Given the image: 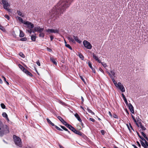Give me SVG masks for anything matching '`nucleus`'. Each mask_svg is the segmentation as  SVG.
I'll list each match as a JSON object with an SVG mask.
<instances>
[{
    "instance_id": "obj_1",
    "label": "nucleus",
    "mask_w": 148,
    "mask_h": 148,
    "mask_svg": "<svg viewBox=\"0 0 148 148\" xmlns=\"http://www.w3.org/2000/svg\"><path fill=\"white\" fill-rule=\"evenodd\" d=\"M9 132V128L7 125H3L0 121V136H2Z\"/></svg>"
},
{
    "instance_id": "obj_2",
    "label": "nucleus",
    "mask_w": 148,
    "mask_h": 148,
    "mask_svg": "<svg viewBox=\"0 0 148 148\" xmlns=\"http://www.w3.org/2000/svg\"><path fill=\"white\" fill-rule=\"evenodd\" d=\"M13 138L15 144L19 147H21L22 145L21 139L15 135H13Z\"/></svg>"
},
{
    "instance_id": "obj_3",
    "label": "nucleus",
    "mask_w": 148,
    "mask_h": 148,
    "mask_svg": "<svg viewBox=\"0 0 148 148\" xmlns=\"http://www.w3.org/2000/svg\"><path fill=\"white\" fill-rule=\"evenodd\" d=\"M61 10H51V12H50V14L53 16H55L56 15L57 16V15L58 16L62 12Z\"/></svg>"
},
{
    "instance_id": "obj_4",
    "label": "nucleus",
    "mask_w": 148,
    "mask_h": 148,
    "mask_svg": "<svg viewBox=\"0 0 148 148\" xmlns=\"http://www.w3.org/2000/svg\"><path fill=\"white\" fill-rule=\"evenodd\" d=\"M1 1L3 5V8L5 9H10L9 8L10 6V5L8 3L7 0H2Z\"/></svg>"
},
{
    "instance_id": "obj_5",
    "label": "nucleus",
    "mask_w": 148,
    "mask_h": 148,
    "mask_svg": "<svg viewBox=\"0 0 148 148\" xmlns=\"http://www.w3.org/2000/svg\"><path fill=\"white\" fill-rule=\"evenodd\" d=\"M83 44L84 47L88 49H91L92 48V46L91 44L87 40H84L83 41Z\"/></svg>"
},
{
    "instance_id": "obj_6",
    "label": "nucleus",
    "mask_w": 148,
    "mask_h": 148,
    "mask_svg": "<svg viewBox=\"0 0 148 148\" xmlns=\"http://www.w3.org/2000/svg\"><path fill=\"white\" fill-rule=\"evenodd\" d=\"M116 86L120 89L122 92H124L125 91V88L123 86L120 82H119L117 83V85Z\"/></svg>"
},
{
    "instance_id": "obj_7",
    "label": "nucleus",
    "mask_w": 148,
    "mask_h": 148,
    "mask_svg": "<svg viewBox=\"0 0 148 148\" xmlns=\"http://www.w3.org/2000/svg\"><path fill=\"white\" fill-rule=\"evenodd\" d=\"M24 24L26 25L28 28L30 29H32L34 28V25L33 23L29 21H27L24 23Z\"/></svg>"
},
{
    "instance_id": "obj_8",
    "label": "nucleus",
    "mask_w": 148,
    "mask_h": 148,
    "mask_svg": "<svg viewBox=\"0 0 148 148\" xmlns=\"http://www.w3.org/2000/svg\"><path fill=\"white\" fill-rule=\"evenodd\" d=\"M46 32L49 34L53 33H58L59 32V30L58 29H48L46 30Z\"/></svg>"
},
{
    "instance_id": "obj_9",
    "label": "nucleus",
    "mask_w": 148,
    "mask_h": 148,
    "mask_svg": "<svg viewBox=\"0 0 148 148\" xmlns=\"http://www.w3.org/2000/svg\"><path fill=\"white\" fill-rule=\"evenodd\" d=\"M128 107L129 109H130V112L132 113H134V108L132 106L131 103H129L128 105Z\"/></svg>"
},
{
    "instance_id": "obj_10",
    "label": "nucleus",
    "mask_w": 148,
    "mask_h": 148,
    "mask_svg": "<svg viewBox=\"0 0 148 148\" xmlns=\"http://www.w3.org/2000/svg\"><path fill=\"white\" fill-rule=\"evenodd\" d=\"M35 29L36 32L40 33L43 31L44 28H41L40 27H35Z\"/></svg>"
},
{
    "instance_id": "obj_11",
    "label": "nucleus",
    "mask_w": 148,
    "mask_h": 148,
    "mask_svg": "<svg viewBox=\"0 0 148 148\" xmlns=\"http://www.w3.org/2000/svg\"><path fill=\"white\" fill-rule=\"evenodd\" d=\"M88 65L89 67L92 70V72L94 73H96V71L95 69L93 68L92 66V64L91 62L89 61L88 62Z\"/></svg>"
},
{
    "instance_id": "obj_12",
    "label": "nucleus",
    "mask_w": 148,
    "mask_h": 148,
    "mask_svg": "<svg viewBox=\"0 0 148 148\" xmlns=\"http://www.w3.org/2000/svg\"><path fill=\"white\" fill-rule=\"evenodd\" d=\"M67 39L70 42H71L74 43H75V42L74 39H73V38L71 36H68L67 37Z\"/></svg>"
},
{
    "instance_id": "obj_13",
    "label": "nucleus",
    "mask_w": 148,
    "mask_h": 148,
    "mask_svg": "<svg viewBox=\"0 0 148 148\" xmlns=\"http://www.w3.org/2000/svg\"><path fill=\"white\" fill-rule=\"evenodd\" d=\"M75 116L77 119V120L80 123H82V120L80 119L79 115L77 113H76L75 115Z\"/></svg>"
},
{
    "instance_id": "obj_14",
    "label": "nucleus",
    "mask_w": 148,
    "mask_h": 148,
    "mask_svg": "<svg viewBox=\"0 0 148 148\" xmlns=\"http://www.w3.org/2000/svg\"><path fill=\"white\" fill-rule=\"evenodd\" d=\"M73 38L74 40L77 41V42L80 43L81 42V41H80L79 39H78V37L77 36H73Z\"/></svg>"
},
{
    "instance_id": "obj_15",
    "label": "nucleus",
    "mask_w": 148,
    "mask_h": 148,
    "mask_svg": "<svg viewBox=\"0 0 148 148\" xmlns=\"http://www.w3.org/2000/svg\"><path fill=\"white\" fill-rule=\"evenodd\" d=\"M17 13L18 15L22 17H24L25 15L24 13H22L19 10L17 11Z\"/></svg>"
},
{
    "instance_id": "obj_16",
    "label": "nucleus",
    "mask_w": 148,
    "mask_h": 148,
    "mask_svg": "<svg viewBox=\"0 0 148 148\" xmlns=\"http://www.w3.org/2000/svg\"><path fill=\"white\" fill-rule=\"evenodd\" d=\"M18 66L20 69H21L23 72H25L26 70L20 64H19Z\"/></svg>"
},
{
    "instance_id": "obj_17",
    "label": "nucleus",
    "mask_w": 148,
    "mask_h": 148,
    "mask_svg": "<svg viewBox=\"0 0 148 148\" xmlns=\"http://www.w3.org/2000/svg\"><path fill=\"white\" fill-rule=\"evenodd\" d=\"M24 72L30 76L32 77L33 75L27 69Z\"/></svg>"
},
{
    "instance_id": "obj_18",
    "label": "nucleus",
    "mask_w": 148,
    "mask_h": 148,
    "mask_svg": "<svg viewBox=\"0 0 148 148\" xmlns=\"http://www.w3.org/2000/svg\"><path fill=\"white\" fill-rule=\"evenodd\" d=\"M16 18L21 23H23L24 24V23L26 21H23V19L21 17L17 16L16 17Z\"/></svg>"
},
{
    "instance_id": "obj_19",
    "label": "nucleus",
    "mask_w": 148,
    "mask_h": 148,
    "mask_svg": "<svg viewBox=\"0 0 148 148\" xmlns=\"http://www.w3.org/2000/svg\"><path fill=\"white\" fill-rule=\"evenodd\" d=\"M50 60L52 62H53L54 64L56 65L57 64V63L55 59L53 58H50Z\"/></svg>"
},
{
    "instance_id": "obj_20",
    "label": "nucleus",
    "mask_w": 148,
    "mask_h": 148,
    "mask_svg": "<svg viewBox=\"0 0 148 148\" xmlns=\"http://www.w3.org/2000/svg\"><path fill=\"white\" fill-rule=\"evenodd\" d=\"M31 40L33 41H35L36 40V34H35L34 35H32L31 36Z\"/></svg>"
},
{
    "instance_id": "obj_21",
    "label": "nucleus",
    "mask_w": 148,
    "mask_h": 148,
    "mask_svg": "<svg viewBox=\"0 0 148 148\" xmlns=\"http://www.w3.org/2000/svg\"><path fill=\"white\" fill-rule=\"evenodd\" d=\"M77 55L82 60H84V57L81 53H78Z\"/></svg>"
},
{
    "instance_id": "obj_22",
    "label": "nucleus",
    "mask_w": 148,
    "mask_h": 148,
    "mask_svg": "<svg viewBox=\"0 0 148 148\" xmlns=\"http://www.w3.org/2000/svg\"><path fill=\"white\" fill-rule=\"evenodd\" d=\"M2 115L3 117L6 118L8 121H9V119L8 117V115L5 112H3L2 113Z\"/></svg>"
},
{
    "instance_id": "obj_23",
    "label": "nucleus",
    "mask_w": 148,
    "mask_h": 148,
    "mask_svg": "<svg viewBox=\"0 0 148 148\" xmlns=\"http://www.w3.org/2000/svg\"><path fill=\"white\" fill-rule=\"evenodd\" d=\"M60 127L61 128H62L64 130L67 132L69 134H70V132L65 127H64V126H62V125H60Z\"/></svg>"
},
{
    "instance_id": "obj_24",
    "label": "nucleus",
    "mask_w": 148,
    "mask_h": 148,
    "mask_svg": "<svg viewBox=\"0 0 148 148\" xmlns=\"http://www.w3.org/2000/svg\"><path fill=\"white\" fill-rule=\"evenodd\" d=\"M74 133L80 136L82 135V133L78 130H76Z\"/></svg>"
},
{
    "instance_id": "obj_25",
    "label": "nucleus",
    "mask_w": 148,
    "mask_h": 148,
    "mask_svg": "<svg viewBox=\"0 0 148 148\" xmlns=\"http://www.w3.org/2000/svg\"><path fill=\"white\" fill-rule=\"evenodd\" d=\"M47 122L49 124H50L52 126H53L55 125L53 123L51 122L50 121V120L48 119L47 118Z\"/></svg>"
},
{
    "instance_id": "obj_26",
    "label": "nucleus",
    "mask_w": 148,
    "mask_h": 148,
    "mask_svg": "<svg viewBox=\"0 0 148 148\" xmlns=\"http://www.w3.org/2000/svg\"><path fill=\"white\" fill-rule=\"evenodd\" d=\"M0 29L2 31L5 32V30L4 27L2 25L0 24Z\"/></svg>"
},
{
    "instance_id": "obj_27",
    "label": "nucleus",
    "mask_w": 148,
    "mask_h": 148,
    "mask_svg": "<svg viewBox=\"0 0 148 148\" xmlns=\"http://www.w3.org/2000/svg\"><path fill=\"white\" fill-rule=\"evenodd\" d=\"M19 36L21 37H23L24 36V34L21 30L20 31Z\"/></svg>"
},
{
    "instance_id": "obj_28",
    "label": "nucleus",
    "mask_w": 148,
    "mask_h": 148,
    "mask_svg": "<svg viewBox=\"0 0 148 148\" xmlns=\"http://www.w3.org/2000/svg\"><path fill=\"white\" fill-rule=\"evenodd\" d=\"M112 79V80L115 86H116L117 85V83L116 82L115 80V79L113 78V77H112V78H111Z\"/></svg>"
},
{
    "instance_id": "obj_29",
    "label": "nucleus",
    "mask_w": 148,
    "mask_h": 148,
    "mask_svg": "<svg viewBox=\"0 0 148 148\" xmlns=\"http://www.w3.org/2000/svg\"><path fill=\"white\" fill-rule=\"evenodd\" d=\"M39 36L40 37L44 38L45 36V34L44 33L42 32H41L40 33Z\"/></svg>"
},
{
    "instance_id": "obj_30",
    "label": "nucleus",
    "mask_w": 148,
    "mask_h": 148,
    "mask_svg": "<svg viewBox=\"0 0 148 148\" xmlns=\"http://www.w3.org/2000/svg\"><path fill=\"white\" fill-rule=\"evenodd\" d=\"M93 58L96 60H98V58L94 53L92 54Z\"/></svg>"
},
{
    "instance_id": "obj_31",
    "label": "nucleus",
    "mask_w": 148,
    "mask_h": 148,
    "mask_svg": "<svg viewBox=\"0 0 148 148\" xmlns=\"http://www.w3.org/2000/svg\"><path fill=\"white\" fill-rule=\"evenodd\" d=\"M1 77L3 79L4 81L8 85L9 84V83L6 80L5 78L3 75L1 76Z\"/></svg>"
},
{
    "instance_id": "obj_32",
    "label": "nucleus",
    "mask_w": 148,
    "mask_h": 148,
    "mask_svg": "<svg viewBox=\"0 0 148 148\" xmlns=\"http://www.w3.org/2000/svg\"><path fill=\"white\" fill-rule=\"evenodd\" d=\"M87 110L89 112L91 113L92 114H94V113L88 108H87Z\"/></svg>"
},
{
    "instance_id": "obj_33",
    "label": "nucleus",
    "mask_w": 148,
    "mask_h": 148,
    "mask_svg": "<svg viewBox=\"0 0 148 148\" xmlns=\"http://www.w3.org/2000/svg\"><path fill=\"white\" fill-rule=\"evenodd\" d=\"M140 127L141 128L142 130L145 131L146 130V128L145 127L142 125H141L140 126Z\"/></svg>"
},
{
    "instance_id": "obj_34",
    "label": "nucleus",
    "mask_w": 148,
    "mask_h": 148,
    "mask_svg": "<svg viewBox=\"0 0 148 148\" xmlns=\"http://www.w3.org/2000/svg\"><path fill=\"white\" fill-rule=\"evenodd\" d=\"M62 123L66 127L67 126V125L69 124H68L64 120H63L62 121Z\"/></svg>"
},
{
    "instance_id": "obj_35",
    "label": "nucleus",
    "mask_w": 148,
    "mask_h": 148,
    "mask_svg": "<svg viewBox=\"0 0 148 148\" xmlns=\"http://www.w3.org/2000/svg\"><path fill=\"white\" fill-rule=\"evenodd\" d=\"M65 46L66 47H68L69 49H70L71 50H72V47H71V46L69 44H65Z\"/></svg>"
},
{
    "instance_id": "obj_36",
    "label": "nucleus",
    "mask_w": 148,
    "mask_h": 148,
    "mask_svg": "<svg viewBox=\"0 0 148 148\" xmlns=\"http://www.w3.org/2000/svg\"><path fill=\"white\" fill-rule=\"evenodd\" d=\"M101 64L105 68H106L107 67V65L105 63H104V62H101Z\"/></svg>"
},
{
    "instance_id": "obj_37",
    "label": "nucleus",
    "mask_w": 148,
    "mask_h": 148,
    "mask_svg": "<svg viewBox=\"0 0 148 148\" xmlns=\"http://www.w3.org/2000/svg\"><path fill=\"white\" fill-rule=\"evenodd\" d=\"M54 126L58 130H59V131H63V130L62 129H60V128L59 127H58L57 126L55 125L54 126Z\"/></svg>"
},
{
    "instance_id": "obj_38",
    "label": "nucleus",
    "mask_w": 148,
    "mask_h": 148,
    "mask_svg": "<svg viewBox=\"0 0 148 148\" xmlns=\"http://www.w3.org/2000/svg\"><path fill=\"white\" fill-rule=\"evenodd\" d=\"M110 73H111V74L112 75V76L113 77V76H114L115 75V73L114 71H111Z\"/></svg>"
},
{
    "instance_id": "obj_39",
    "label": "nucleus",
    "mask_w": 148,
    "mask_h": 148,
    "mask_svg": "<svg viewBox=\"0 0 148 148\" xmlns=\"http://www.w3.org/2000/svg\"><path fill=\"white\" fill-rule=\"evenodd\" d=\"M27 40V38L26 37L21 38L20 39V40L22 41H26Z\"/></svg>"
},
{
    "instance_id": "obj_40",
    "label": "nucleus",
    "mask_w": 148,
    "mask_h": 148,
    "mask_svg": "<svg viewBox=\"0 0 148 148\" xmlns=\"http://www.w3.org/2000/svg\"><path fill=\"white\" fill-rule=\"evenodd\" d=\"M57 118L61 122H62V121L64 120L60 116H58Z\"/></svg>"
},
{
    "instance_id": "obj_41",
    "label": "nucleus",
    "mask_w": 148,
    "mask_h": 148,
    "mask_svg": "<svg viewBox=\"0 0 148 148\" xmlns=\"http://www.w3.org/2000/svg\"><path fill=\"white\" fill-rule=\"evenodd\" d=\"M59 102L60 104H62L63 106H65L66 105V104L65 103H64L62 101H59Z\"/></svg>"
},
{
    "instance_id": "obj_42",
    "label": "nucleus",
    "mask_w": 148,
    "mask_h": 148,
    "mask_svg": "<svg viewBox=\"0 0 148 148\" xmlns=\"http://www.w3.org/2000/svg\"><path fill=\"white\" fill-rule=\"evenodd\" d=\"M1 107L3 109H5V106L3 103H1Z\"/></svg>"
},
{
    "instance_id": "obj_43",
    "label": "nucleus",
    "mask_w": 148,
    "mask_h": 148,
    "mask_svg": "<svg viewBox=\"0 0 148 148\" xmlns=\"http://www.w3.org/2000/svg\"><path fill=\"white\" fill-rule=\"evenodd\" d=\"M66 127L71 130L73 127L69 124Z\"/></svg>"
},
{
    "instance_id": "obj_44",
    "label": "nucleus",
    "mask_w": 148,
    "mask_h": 148,
    "mask_svg": "<svg viewBox=\"0 0 148 148\" xmlns=\"http://www.w3.org/2000/svg\"><path fill=\"white\" fill-rule=\"evenodd\" d=\"M123 100H124V101H125V103H126V104L127 105H128V102H127V99L126 98H123Z\"/></svg>"
},
{
    "instance_id": "obj_45",
    "label": "nucleus",
    "mask_w": 148,
    "mask_h": 148,
    "mask_svg": "<svg viewBox=\"0 0 148 148\" xmlns=\"http://www.w3.org/2000/svg\"><path fill=\"white\" fill-rule=\"evenodd\" d=\"M141 120L140 119V120L138 119L137 122H138V124H139L140 126L141 125H142V124L141 122Z\"/></svg>"
},
{
    "instance_id": "obj_46",
    "label": "nucleus",
    "mask_w": 148,
    "mask_h": 148,
    "mask_svg": "<svg viewBox=\"0 0 148 148\" xmlns=\"http://www.w3.org/2000/svg\"><path fill=\"white\" fill-rule=\"evenodd\" d=\"M8 20H9L10 19V17L8 15L5 14L4 16Z\"/></svg>"
},
{
    "instance_id": "obj_47",
    "label": "nucleus",
    "mask_w": 148,
    "mask_h": 148,
    "mask_svg": "<svg viewBox=\"0 0 148 148\" xmlns=\"http://www.w3.org/2000/svg\"><path fill=\"white\" fill-rule=\"evenodd\" d=\"M19 55L22 58H24L25 57V56L22 53H19Z\"/></svg>"
},
{
    "instance_id": "obj_48",
    "label": "nucleus",
    "mask_w": 148,
    "mask_h": 148,
    "mask_svg": "<svg viewBox=\"0 0 148 148\" xmlns=\"http://www.w3.org/2000/svg\"><path fill=\"white\" fill-rule=\"evenodd\" d=\"M27 31L29 32L30 34H31L32 33V29H30L28 30H27Z\"/></svg>"
},
{
    "instance_id": "obj_49",
    "label": "nucleus",
    "mask_w": 148,
    "mask_h": 148,
    "mask_svg": "<svg viewBox=\"0 0 148 148\" xmlns=\"http://www.w3.org/2000/svg\"><path fill=\"white\" fill-rule=\"evenodd\" d=\"M89 119L90 121H92L93 122H95V120L92 118H90Z\"/></svg>"
},
{
    "instance_id": "obj_50",
    "label": "nucleus",
    "mask_w": 148,
    "mask_h": 148,
    "mask_svg": "<svg viewBox=\"0 0 148 148\" xmlns=\"http://www.w3.org/2000/svg\"><path fill=\"white\" fill-rule=\"evenodd\" d=\"M71 130L74 133L75 132V131L76 130L73 127L71 128Z\"/></svg>"
},
{
    "instance_id": "obj_51",
    "label": "nucleus",
    "mask_w": 148,
    "mask_h": 148,
    "mask_svg": "<svg viewBox=\"0 0 148 148\" xmlns=\"http://www.w3.org/2000/svg\"><path fill=\"white\" fill-rule=\"evenodd\" d=\"M36 63L38 66H40V64L39 60H38V61L36 62Z\"/></svg>"
},
{
    "instance_id": "obj_52",
    "label": "nucleus",
    "mask_w": 148,
    "mask_h": 148,
    "mask_svg": "<svg viewBox=\"0 0 148 148\" xmlns=\"http://www.w3.org/2000/svg\"><path fill=\"white\" fill-rule=\"evenodd\" d=\"M140 132L144 138L146 136L145 134L143 132Z\"/></svg>"
},
{
    "instance_id": "obj_53",
    "label": "nucleus",
    "mask_w": 148,
    "mask_h": 148,
    "mask_svg": "<svg viewBox=\"0 0 148 148\" xmlns=\"http://www.w3.org/2000/svg\"><path fill=\"white\" fill-rule=\"evenodd\" d=\"M134 122L135 123L136 125L138 127H140V125H139V124L138 123L137 121H134Z\"/></svg>"
},
{
    "instance_id": "obj_54",
    "label": "nucleus",
    "mask_w": 148,
    "mask_h": 148,
    "mask_svg": "<svg viewBox=\"0 0 148 148\" xmlns=\"http://www.w3.org/2000/svg\"><path fill=\"white\" fill-rule=\"evenodd\" d=\"M131 116H132V117L133 119L134 120V121H136V120L135 119V117H134V116L132 114L131 115Z\"/></svg>"
},
{
    "instance_id": "obj_55",
    "label": "nucleus",
    "mask_w": 148,
    "mask_h": 148,
    "mask_svg": "<svg viewBox=\"0 0 148 148\" xmlns=\"http://www.w3.org/2000/svg\"><path fill=\"white\" fill-rule=\"evenodd\" d=\"M107 73L110 77L111 78H112V75L110 73H109V72H107Z\"/></svg>"
},
{
    "instance_id": "obj_56",
    "label": "nucleus",
    "mask_w": 148,
    "mask_h": 148,
    "mask_svg": "<svg viewBox=\"0 0 148 148\" xmlns=\"http://www.w3.org/2000/svg\"><path fill=\"white\" fill-rule=\"evenodd\" d=\"M107 73L110 77L111 78H112V75L110 73H109V72H107Z\"/></svg>"
},
{
    "instance_id": "obj_57",
    "label": "nucleus",
    "mask_w": 148,
    "mask_h": 148,
    "mask_svg": "<svg viewBox=\"0 0 148 148\" xmlns=\"http://www.w3.org/2000/svg\"><path fill=\"white\" fill-rule=\"evenodd\" d=\"M50 38L51 39V40L52 41L54 37L53 36L51 35L50 36Z\"/></svg>"
},
{
    "instance_id": "obj_58",
    "label": "nucleus",
    "mask_w": 148,
    "mask_h": 148,
    "mask_svg": "<svg viewBox=\"0 0 148 148\" xmlns=\"http://www.w3.org/2000/svg\"><path fill=\"white\" fill-rule=\"evenodd\" d=\"M80 78L82 80V81L85 82V80L83 78V77L82 76H80Z\"/></svg>"
},
{
    "instance_id": "obj_59",
    "label": "nucleus",
    "mask_w": 148,
    "mask_h": 148,
    "mask_svg": "<svg viewBox=\"0 0 148 148\" xmlns=\"http://www.w3.org/2000/svg\"><path fill=\"white\" fill-rule=\"evenodd\" d=\"M126 125H127V126L128 129L130 131V132L131 131V130H130V127L129 125L128 124H127Z\"/></svg>"
},
{
    "instance_id": "obj_60",
    "label": "nucleus",
    "mask_w": 148,
    "mask_h": 148,
    "mask_svg": "<svg viewBox=\"0 0 148 148\" xmlns=\"http://www.w3.org/2000/svg\"><path fill=\"white\" fill-rule=\"evenodd\" d=\"M140 138L143 141H145V139L142 137V136H141Z\"/></svg>"
},
{
    "instance_id": "obj_61",
    "label": "nucleus",
    "mask_w": 148,
    "mask_h": 148,
    "mask_svg": "<svg viewBox=\"0 0 148 148\" xmlns=\"http://www.w3.org/2000/svg\"><path fill=\"white\" fill-rule=\"evenodd\" d=\"M136 143H137V144H138V146L139 147H141L140 145V144L139 143L138 141H137L136 142Z\"/></svg>"
},
{
    "instance_id": "obj_62",
    "label": "nucleus",
    "mask_w": 148,
    "mask_h": 148,
    "mask_svg": "<svg viewBox=\"0 0 148 148\" xmlns=\"http://www.w3.org/2000/svg\"><path fill=\"white\" fill-rule=\"evenodd\" d=\"M129 125L130 126V128H131V129L134 131V129H133V127H132V126L131 125L130 123H129Z\"/></svg>"
},
{
    "instance_id": "obj_63",
    "label": "nucleus",
    "mask_w": 148,
    "mask_h": 148,
    "mask_svg": "<svg viewBox=\"0 0 148 148\" xmlns=\"http://www.w3.org/2000/svg\"><path fill=\"white\" fill-rule=\"evenodd\" d=\"M36 32V31L35 30V27L34 28V29L33 30H32V32H33V33H35Z\"/></svg>"
},
{
    "instance_id": "obj_64",
    "label": "nucleus",
    "mask_w": 148,
    "mask_h": 148,
    "mask_svg": "<svg viewBox=\"0 0 148 148\" xmlns=\"http://www.w3.org/2000/svg\"><path fill=\"white\" fill-rule=\"evenodd\" d=\"M114 118H116V119H118V117L117 115H116V114L114 115Z\"/></svg>"
}]
</instances>
